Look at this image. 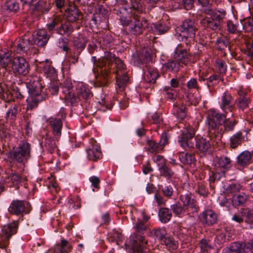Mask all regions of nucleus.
Returning <instances> with one entry per match:
<instances>
[{
  "mask_svg": "<svg viewBox=\"0 0 253 253\" xmlns=\"http://www.w3.org/2000/svg\"><path fill=\"white\" fill-rule=\"evenodd\" d=\"M5 7L7 10L11 12H17L19 9V3L15 0H9L6 1Z\"/></svg>",
  "mask_w": 253,
  "mask_h": 253,
  "instance_id": "nucleus-61",
  "label": "nucleus"
},
{
  "mask_svg": "<svg viewBox=\"0 0 253 253\" xmlns=\"http://www.w3.org/2000/svg\"><path fill=\"white\" fill-rule=\"evenodd\" d=\"M43 100L42 96H31L27 99V110H32L37 107L38 103Z\"/></svg>",
  "mask_w": 253,
  "mask_h": 253,
  "instance_id": "nucleus-48",
  "label": "nucleus"
},
{
  "mask_svg": "<svg viewBox=\"0 0 253 253\" xmlns=\"http://www.w3.org/2000/svg\"><path fill=\"white\" fill-rule=\"evenodd\" d=\"M59 139H55L54 136L47 135L45 138L44 145L50 153L51 154L57 150L56 142Z\"/></svg>",
  "mask_w": 253,
  "mask_h": 253,
  "instance_id": "nucleus-39",
  "label": "nucleus"
},
{
  "mask_svg": "<svg viewBox=\"0 0 253 253\" xmlns=\"http://www.w3.org/2000/svg\"><path fill=\"white\" fill-rule=\"evenodd\" d=\"M237 163L241 167H246L252 163V155L248 151H244L237 157Z\"/></svg>",
  "mask_w": 253,
  "mask_h": 253,
  "instance_id": "nucleus-33",
  "label": "nucleus"
},
{
  "mask_svg": "<svg viewBox=\"0 0 253 253\" xmlns=\"http://www.w3.org/2000/svg\"><path fill=\"white\" fill-rule=\"evenodd\" d=\"M220 81L223 82V78L221 75L212 74L208 77L206 84L209 89H211L218 84Z\"/></svg>",
  "mask_w": 253,
  "mask_h": 253,
  "instance_id": "nucleus-40",
  "label": "nucleus"
},
{
  "mask_svg": "<svg viewBox=\"0 0 253 253\" xmlns=\"http://www.w3.org/2000/svg\"><path fill=\"white\" fill-rule=\"evenodd\" d=\"M160 220L164 223L169 222L172 216L170 210L167 208H161L158 212Z\"/></svg>",
  "mask_w": 253,
  "mask_h": 253,
  "instance_id": "nucleus-41",
  "label": "nucleus"
},
{
  "mask_svg": "<svg viewBox=\"0 0 253 253\" xmlns=\"http://www.w3.org/2000/svg\"><path fill=\"white\" fill-rule=\"evenodd\" d=\"M11 68L15 75L25 76L29 74L30 67L24 57L17 56L12 61Z\"/></svg>",
  "mask_w": 253,
  "mask_h": 253,
  "instance_id": "nucleus-9",
  "label": "nucleus"
},
{
  "mask_svg": "<svg viewBox=\"0 0 253 253\" xmlns=\"http://www.w3.org/2000/svg\"><path fill=\"white\" fill-rule=\"evenodd\" d=\"M209 138L210 141L201 136H196V147L200 153L203 154L207 153L209 151L211 145H214L218 143L211 140L210 136Z\"/></svg>",
  "mask_w": 253,
  "mask_h": 253,
  "instance_id": "nucleus-19",
  "label": "nucleus"
},
{
  "mask_svg": "<svg viewBox=\"0 0 253 253\" xmlns=\"http://www.w3.org/2000/svg\"><path fill=\"white\" fill-rule=\"evenodd\" d=\"M241 188V185L239 183H234L228 184L226 187L225 188L224 191L227 194H235L239 192Z\"/></svg>",
  "mask_w": 253,
  "mask_h": 253,
  "instance_id": "nucleus-58",
  "label": "nucleus"
},
{
  "mask_svg": "<svg viewBox=\"0 0 253 253\" xmlns=\"http://www.w3.org/2000/svg\"><path fill=\"white\" fill-rule=\"evenodd\" d=\"M73 31V28L70 22L64 20L63 17L62 16V20L59 25L57 34L62 36L67 35L68 36L72 34Z\"/></svg>",
  "mask_w": 253,
  "mask_h": 253,
  "instance_id": "nucleus-30",
  "label": "nucleus"
},
{
  "mask_svg": "<svg viewBox=\"0 0 253 253\" xmlns=\"http://www.w3.org/2000/svg\"><path fill=\"white\" fill-rule=\"evenodd\" d=\"M202 11L205 14L211 16L212 18H213L214 20L218 21L220 23L221 21L225 18L226 14L225 10L223 9L217 10L212 8L211 6L204 8Z\"/></svg>",
  "mask_w": 253,
  "mask_h": 253,
  "instance_id": "nucleus-28",
  "label": "nucleus"
},
{
  "mask_svg": "<svg viewBox=\"0 0 253 253\" xmlns=\"http://www.w3.org/2000/svg\"><path fill=\"white\" fill-rule=\"evenodd\" d=\"M250 100L249 98H237L235 103L239 110L244 111L249 107Z\"/></svg>",
  "mask_w": 253,
  "mask_h": 253,
  "instance_id": "nucleus-56",
  "label": "nucleus"
},
{
  "mask_svg": "<svg viewBox=\"0 0 253 253\" xmlns=\"http://www.w3.org/2000/svg\"><path fill=\"white\" fill-rule=\"evenodd\" d=\"M197 28L194 22L190 19L185 20L179 27H178L177 32L179 36L184 37L185 35H196Z\"/></svg>",
  "mask_w": 253,
  "mask_h": 253,
  "instance_id": "nucleus-18",
  "label": "nucleus"
},
{
  "mask_svg": "<svg viewBox=\"0 0 253 253\" xmlns=\"http://www.w3.org/2000/svg\"><path fill=\"white\" fill-rule=\"evenodd\" d=\"M35 8L37 10L39 11L42 13L45 12H47L50 9L49 4L43 1H39L37 2Z\"/></svg>",
  "mask_w": 253,
  "mask_h": 253,
  "instance_id": "nucleus-64",
  "label": "nucleus"
},
{
  "mask_svg": "<svg viewBox=\"0 0 253 253\" xmlns=\"http://www.w3.org/2000/svg\"><path fill=\"white\" fill-rule=\"evenodd\" d=\"M50 81L48 89L52 95H56L58 92L59 86L61 83L59 81L56 80V79Z\"/></svg>",
  "mask_w": 253,
  "mask_h": 253,
  "instance_id": "nucleus-55",
  "label": "nucleus"
},
{
  "mask_svg": "<svg viewBox=\"0 0 253 253\" xmlns=\"http://www.w3.org/2000/svg\"><path fill=\"white\" fill-rule=\"evenodd\" d=\"M245 137L241 132H238L232 135L229 139V145L232 149H235L245 142Z\"/></svg>",
  "mask_w": 253,
  "mask_h": 253,
  "instance_id": "nucleus-35",
  "label": "nucleus"
},
{
  "mask_svg": "<svg viewBox=\"0 0 253 253\" xmlns=\"http://www.w3.org/2000/svg\"><path fill=\"white\" fill-rule=\"evenodd\" d=\"M248 200V196L244 192L239 194L233 198L235 204L239 206L244 205Z\"/></svg>",
  "mask_w": 253,
  "mask_h": 253,
  "instance_id": "nucleus-57",
  "label": "nucleus"
},
{
  "mask_svg": "<svg viewBox=\"0 0 253 253\" xmlns=\"http://www.w3.org/2000/svg\"><path fill=\"white\" fill-rule=\"evenodd\" d=\"M72 249V247L69 244L68 242L66 240L62 239L61 241V245H57L55 252L56 253H68Z\"/></svg>",
  "mask_w": 253,
  "mask_h": 253,
  "instance_id": "nucleus-49",
  "label": "nucleus"
},
{
  "mask_svg": "<svg viewBox=\"0 0 253 253\" xmlns=\"http://www.w3.org/2000/svg\"><path fill=\"white\" fill-rule=\"evenodd\" d=\"M144 80L148 83L154 84L159 77L156 68L150 65H146L144 69Z\"/></svg>",
  "mask_w": 253,
  "mask_h": 253,
  "instance_id": "nucleus-26",
  "label": "nucleus"
},
{
  "mask_svg": "<svg viewBox=\"0 0 253 253\" xmlns=\"http://www.w3.org/2000/svg\"><path fill=\"white\" fill-rule=\"evenodd\" d=\"M31 145L26 141H21L16 148L9 153L10 158L15 162L24 163L30 157Z\"/></svg>",
  "mask_w": 253,
  "mask_h": 253,
  "instance_id": "nucleus-6",
  "label": "nucleus"
},
{
  "mask_svg": "<svg viewBox=\"0 0 253 253\" xmlns=\"http://www.w3.org/2000/svg\"><path fill=\"white\" fill-rule=\"evenodd\" d=\"M8 179L12 183L13 186H18V185L27 180L26 177L14 172H12L8 176Z\"/></svg>",
  "mask_w": 253,
  "mask_h": 253,
  "instance_id": "nucleus-42",
  "label": "nucleus"
},
{
  "mask_svg": "<svg viewBox=\"0 0 253 253\" xmlns=\"http://www.w3.org/2000/svg\"><path fill=\"white\" fill-rule=\"evenodd\" d=\"M226 120V115L220 113L218 111L211 109L207 112L206 124L209 126V134L211 140L219 143L222 138L223 131L222 125Z\"/></svg>",
  "mask_w": 253,
  "mask_h": 253,
  "instance_id": "nucleus-2",
  "label": "nucleus"
},
{
  "mask_svg": "<svg viewBox=\"0 0 253 253\" xmlns=\"http://www.w3.org/2000/svg\"><path fill=\"white\" fill-rule=\"evenodd\" d=\"M161 176L165 177L167 179H171L174 174V172L167 165L159 168Z\"/></svg>",
  "mask_w": 253,
  "mask_h": 253,
  "instance_id": "nucleus-54",
  "label": "nucleus"
},
{
  "mask_svg": "<svg viewBox=\"0 0 253 253\" xmlns=\"http://www.w3.org/2000/svg\"><path fill=\"white\" fill-rule=\"evenodd\" d=\"M20 110V106L14 103L6 113V118L11 120H14L16 117L17 113Z\"/></svg>",
  "mask_w": 253,
  "mask_h": 253,
  "instance_id": "nucleus-53",
  "label": "nucleus"
},
{
  "mask_svg": "<svg viewBox=\"0 0 253 253\" xmlns=\"http://www.w3.org/2000/svg\"><path fill=\"white\" fill-rule=\"evenodd\" d=\"M200 222L204 226H211L217 222V216L216 213L211 210H207L198 216Z\"/></svg>",
  "mask_w": 253,
  "mask_h": 253,
  "instance_id": "nucleus-17",
  "label": "nucleus"
},
{
  "mask_svg": "<svg viewBox=\"0 0 253 253\" xmlns=\"http://www.w3.org/2000/svg\"><path fill=\"white\" fill-rule=\"evenodd\" d=\"M92 60L94 62L98 73V75L96 76L95 85L98 87L106 86L109 83L110 65L107 64L106 59L103 58L99 59L97 61L95 56L92 57Z\"/></svg>",
  "mask_w": 253,
  "mask_h": 253,
  "instance_id": "nucleus-4",
  "label": "nucleus"
},
{
  "mask_svg": "<svg viewBox=\"0 0 253 253\" xmlns=\"http://www.w3.org/2000/svg\"><path fill=\"white\" fill-rule=\"evenodd\" d=\"M143 9L142 5L135 1L128 8L122 6L116 10V14L120 15L122 25L124 26L128 25L130 33L138 36L142 34L147 27V21L139 15L143 12Z\"/></svg>",
  "mask_w": 253,
  "mask_h": 253,
  "instance_id": "nucleus-1",
  "label": "nucleus"
},
{
  "mask_svg": "<svg viewBox=\"0 0 253 253\" xmlns=\"http://www.w3.org/2000/svg\"><path fill=\"white\" fill-rule=\"evenodd\" d=\"M65 117V114L59 112L56 117H51L47 120L50 131L56 139H59L61 136L63 120Z\"/></svg>",
  "mask_w": 253,
  "mask_h": 253,
  "instance_id": "nucleus-7",
  "label": "nucleus"
},
{
  "mask_svg": "<svg viewBox=\"0 0 253 253\" xmlns=\"http://www.w3.org/2000/svg\"><path fill=\"white\" fill-rule=\"evenodd\" d=\"M32 45L31 43V39L28 35H24L22 38L16 40L13 45L11 46V51L15 53H26L28 50H30Z\"/></svg>",
  "mask_w": 253,
  "mask_h": 253,
  "instance_id": "nucleus-13",
  "label": "nucleus"
},
{
  "mask_svg": "<svg viewBox=\"0 0 253 253\" xmlns=\"http://www.w3.org/2000/svg\"><path fill=\"white\" fill-rule=\"evenodd\" d=\"M18 227V223L17 221L5 225L1 229V235L10 238L13 235L17 232Z\"/></svg>",
  "mask_w": 253,
  "mask_h": 253,
  "instance_id": "nucleus-32",
  "label": "nucleus"
},
{
  "mask_svg": "<svg viewBox=\"0 0 253 253\" xmlns=\"http://www.w3.org/2000/svg\"><path fill=\"white\" fill-rule=\"evenodd\" d=\"M183 66L181 65L178 62L173 60H169L167 62L165 63L163 67L168 71L177 73Z\"/></svg>",
  "mask_w": 253,
  "mask_h": 253,
  "instance_id": "nucleus-43",
  "label": "nucleus"
},
{
  "mask_svg": "<svg viewBox=\"0 0 253 253\" xmlns=\"http://www.w3.org/2000/svg\"><path fill=\"white\" fill-rule=\"evenodd\" d=\"M186 107L183 105L181 100H177L173 104L172 114L179 120H183L186 116Z\"/></svg>",
  "mask_w": 253,
  "mask_h": 253,
  "instance_id": "nucleus-31",
  "label": "nucleus"
},
{
  "mask_svg": "<svg viewBox=\"0 0 253 253\" xmlns=\"http://www.w3.org/2000/svg\"><path fill=\"white\" fill-rule=\"evenodd\" d=\"M86 42V37L83 35H79L78 37H75L73 40L74 45L78 49L81 50L84 48Z\"/></svg>",
  "mask_w": 253,
  "mask_h": 253,
  "instance_id": "nucleus-47",
  "label": "nucleus"
},
{
  "mask_svg": "<svg viewBox=\"0 0 253 253\" xmlns=\"http://www.w3.org/2000/svg\"><path fill=\"white\" fill-rule=\"evenodd\" d=\"M191 56L189 48H184L182 43L178 44L174 50L173 58L182 66L190 62Z\"/></svg>",
  "mask_w": 253,
  "mask_h": 253,
  "instance_id": "nucleus-12",
  "label": "nucleus"
},
{
  "mask_svg": "<svg viewBox=\"0 0 253 253\" xmlns=\"http://www.w3.org/2000/svg\"><path fill=\"white\" fill-rule=\"evenodd\" d=\"M150 234L162 242L167 236V231L165 228H153Z\"/></svg>",
  "mask_w": 253,
  "mask_h": 253,
  "instance_id": "nucleus-45",
  "label": "nucleus"
},
{
  "mask_svg": "<svg viewBox=\"0 0 253 253\" xmlns=\"http://www.w3.org/2000/svg\"><path fill=\"white\" fill-rule=\"evenodd\" d=\"M145 150L151 153H159L162 152V147L158 142L152 139H148L146 141Z\"/></svg>",
  "mask_w": 253,
  "mask_h": 253,
  "instance_id": "nucleus-38",
  "label": "nucleus"
},
{
  "mask_svg": "<svg viewBox=\"0 0 253 253\" xmlns=\"http://www.w3.org/2000/svg\"><path fill=\"white\" fill-rule=\"evenodd\" d=\"M154 29L155 33L161 35L167 32L169 28L165 23H157L154 25Z\"/></svg>",
  "mask_w": 253,
  "mask_h": 253,
  "instance_id": "nucleus-63",
  "label": "nucleus"
},
{
  "mask_svg": "<svg viewBox=\"0 0 253 253\" xmlns=\"http://www.w3.org/2000/svg\"><path fill=\"white\" fill-rule=\"evenodd\" d=\"M67 18L70 22H74L81 20L83 18V14L78 7L74 4H70L66 9Z\"/></svg>",
  "mask_w": 253,
  "mask_h": 253,
  "instance_id": "nucleus-24",
  "label": "nucleus"
},
{
  "mask_svg": "<svg viewBox=\"0 0 253 253\" xmlns=\"http://www.w3.org/2000/svg\"><path fill=\"white\" fill-rule=\"evenodd\" d=\"M135 232L131 236L128 244L130 245V250L133 253H143V244L146 243L143 236V231L146 229L144 223L139 221L136 223Z\"/></svg>",
  "mask_w": 253,
  "mask_h": 253,
  "instance_id": "nucleus-3",
  "label": "nucleus"
},
{
  "mask_svg": "<svg viewBox=\"0 0 253 253\" xmlns=\"http://www.w3.org/2000/svg\"><path fill=\"white\" fill-rule=\"evenodd\" d=\"M113 73L116 74V84L120 88L124 89L129 83V77L127 75V71L126 65L119 58H115Z\"/></svg>",
  "mask_w": 253,
  "mask_h": 253,
  "instance_id": "nucleus-5",
  "label": "nucleus"
},
{
  "mask_svg": "<svg viewBox=\"0 0 253 253\" xmlns=\"http://www.w3.org/2000/svg\"><path fill=\"white\" fill-rule=\"evenodd\" d=\"M46 185L52 194L58 192L59 188L54 177L52 175L48 178L47 180L46 181Z\"/></svg>",
  "mask_w": 253,
  "mask_h": 253,
  "instance_id": "nucleus-52",
  "label": "nucleus"
},
{
  "mask_svg": "<svg viewBox=\"0 0 253 253\" xmlns=\"http://www.w3.org/2000/svg\"><path fill=\"white\" fill-rule=\"evenodd\" d=\"M37 66L41 71H42L46 77L49 78L50 80L56 79L57 76V72L51 66V63L47 60H46L44 62H40Z\"/></svg>",
  "mask_w": 253,
  "mask_h": 253,
  "instance_id": "nucleus-23",
  "label": "nucleus"
},
{
  "mask_svg": "<svg viewBox=\"0 0 253 253\" xmlns=\"http://www.w3.org/2000/svg\"><path fill=\"white\" fill-rule=\"evenodd\" d=\"M171 210L173 213L178 216H182L185 213L187 214V209L183 205H181L180 203H176L170 206Z\"/></svg>",
  "mask_w": 253,
  "mask_h": 253,
  "instance_id": "nucleus-46",
  "label": "nucleus"
},
{
  "mask_svg": "<svg viewBox=\"0 0 253 253\" xmlns=\"http://www.w3.org/2000/svg\"><path fill=\"white\" fill-rule=\"evenodd\" d=\"M224 175V173L217 169H215V171L211 172V174L210 175L209 177L210 186L211 188L214 189V185L212 183H214L215 181L219 180Z\"/></svg>",
  "mask_w": 253,
  "mask_h": 253,
  "instance_id": "nucleus-50",
  "label": "nucleus"
},
{
  "mask_svg": "<svg viewBox=\"0 0 253 253\" xmlns=\"http://www.w3.org/2000/svg\"><path fill=\"white\" fill-rule=\"evenodd\" d=\"M11 61V54L9 52L0 53V68H6Z\"/></svg>",
  "mask_w": 253,
  "mask_h": 253,
  "instance_id": "nucleus-51",
  "label": "nucleus"
},
{
  "mask_svg": "<svg viewBox=\"0 0 253 253\" xmlns=\"http://www.w3.org/2000/svg\"><path fill=\"white\" fill-rule=\"evenodd\" d=\"M61 90L64 94V99L66 103H70L72 106L76 105L77 100L76 95L73 92V84L70 79H66L60 84Z\"/></svg>",
  "mask_w": 253,
  "mask_h": 253,
  "instance_id": "nucleus-11",
  "label": "nucleus"
},
{
  "mask_svg": "<svg viewBox=\"0 0 253 253\" xmlns=\"http://www.w3.org/2000/svg\"><path fill=\"white\" fill-rule=\"evenodd\" d=\"M200 23L205 28H210L213 30L219 29L221 25L220 22L214 20L211 16H206L203 18L200 21Z\"/></svg>",
  "mask_w": 253,
  "mask_h": 253,
  "instance_id": "nucleus-29",
  "label": "nucleus"
},
{
  "mask_svg": "<svg viewBox=\"0 0 253 253\" xmlns=\"http://www.w3.org/2000/svg\"><path fill=\"white\" fill-rule=\"evenodd\" d=\"M195 133V130L193 127L188 125L184 127L178 137V142L180 146L185 149L192 148L194 144L191 140Z\"/></svg>",
  "mask_w": 253,
  "mask_h": 253,
  "instance_id": "nucleus-8",
  "label": "nucleus"
},
{
  "mask_svg": "<svg viewBox=\"0 0 253 253\" xmlns=\"http://www.w3.org/2000/svg\"><path fill=\"white\" fill-rule=\"evenodd\" d=\"M178 39L185 43L187 47L190 46L191 42L194 41V38L195 37V35H185L184 37L179 36L178 32H177L175 35Z\"/></svg>",
  "mask_w": 253,
  "mask_h": 253,
  "instance_id": "nucleus-60",
  "label": "nucleus"
},
{
  "mask_svg": "<svg viewBox=\"0 0 253 253\" xmlns=\"http://www.w3.org/2000/svg\"><path fill=\"white\" fill-rule=\"evenodd\" d=\"M227 30L231 34H236L239 32L238 29V22L235 20L234 21L228 20L227 21Z\"/></svg>",
  "mask_w": 253,
  "mask_h": 253,
  "instance_id": "nucleus-59",
  "label": "nucleus"
},
{
  "mask_svg": "<svg viewBox=\"0 0 253 253\" xmlns=\"http://www.w3.org/2000/svg\"><path fill=\"white\" fill-rule=\"evenodd\" d=\"M231 166L230 159L226 156L216 158L214 162V169H217L223 173L229 169Z\"/></svg>",
  "mask_w": 253,
  "mask_h": 253,
  "instance_id": "nucleus-27",
  "label": "nucleus"
},
{
  "mask_svg": "<svg viewBox=\"0 0 253 253\" xmlns=\"http://www.w3.org/2000/svg\"><path fill=\"white\" fill-rule=\"evenodd\" d=\"M132 58L134 63L138 65H150L152 63L151 55L146 48L141 49L138 53L133 55Z\"/></svg>",
  "mask_w": 253,
  "mask_h": 253,
  "instance_id": "nucleus-22",
  "label": "nucleus"
},
{
  "mask_svg": "<svg viewBox=\"0 0 253 253\" xmlns=\"http://www.w3.org/2000/svg\"><path fill=\"white\" fill-rule=\"evenodd\" d=\"M196 191L200 196L204 197H207L208 194V190L206 183L202 181L199 182Z\"/></svg>",
  "mask_w": 253,
  "mask_h": 253,
  "instance_id": "nucleus-62",
  "label": "nucleus"
},
{
  "mask_svg": "<svg viewBox=\"0 0 253 253\" xmlns=\"http://www.w3.org/2000/svg\"><path fill=\"white\" fill-rule=\"evenodd\" d=\"M220 106L224 112V114L225 115L228 112H232L235 110L233 98L230 93L224 92L221 98Z\"/></svg>",
  "mask_w": 253,
  "mask_h": 253,
  "instance_id": "nucleus-20",
  "label": "nucleus"
},
{
  "mask_svg": "<svg viewBox=\"0 0 253 253\" xmlns=\"http://www.w3.org/2000/svg\"><path fill=\"white\" fill-rule=\"evenodd\" d=\"M76 90L77 95L76 97L78 99L77 100V103L81 99L88 100L93 95L89 86L83 83L78 84Z\"/></svg>",
  "mask_w": 253,
  "mask_h": 253,
  "instance_id": "nucleus-25",
  "label": "nucleus"
},
{
  "mask_svg": "<svg viewBox=\"0 0 253 253\" xmlns=\"http://www.w3.org/2000/svg\"><path fill=\"white\" fill-rule=\"evenodd\" d=\"M179 199L187 210V214L197 213L199 210L197 201L191 193H186L180 196Z\"/></svg>",
  "mask_w": 253,
  "mask_h": 253,
  "instance_id": "nucleus-14",
  "label": "nucleus"
},
{
  "mask_svg": "<svg viewBox=\"0 0 253 253\" xmlns=\"http://www.w3.org/2000/svg\"><path fill=\"white\" fill-rule=\"evenodd\" d=\"M240 213L244 218V221L250 225V228H253V211L249 208H242Z\"/></svg>",
  "mask_w": 253,
  "mask_h": 253,
  "instance_id": "nucleus-37",
  "label": "nucleus"
},
{
  "mask_svg": "<svg viewBox=\"0 0 253 253\" xmlns=\"http://www.w3.org/2000/svg\"><path fill=\"white\" fill-rule=\"evenodd\" d=\"M179 160L182 164L185 165L194 164L196 162V159L193 154L184 152L179 153Z\"/></svg>",
  "mask_w": 253,
  "mask_h": 253,
  "instance_id": "nucleus-36",
  "label": "nucleus"
},
{
  "mask_svg": "<svg viewBox=\"0 0 253 253\" xmlns=\"http://www.w3.org/2000/svg\"><path fill=\"white\" fill-rule=\"evenodd\" d=\"M62 16L60 15L55 16L46 24V29L50 33H57L59 25L62 20Z\"/></svg>",
  "mask_w": 253,
  "mask_h": 253,
  "instance_id": "nucleus-34",
  "label": "nucleus"
},
{
  "mask_svg": "<svg viewBox=\"0 0 253 253\" xmlns=\"http://www.w3.org/2000/svg\"><path fill=\"white\" fill-rule=\"evenodd\" d=\"M28 36L31 39L32 45L36 44L39 46H43L46 44L49 37L44 30H39L35 36H32L29 33Z\"/></svg>",
  "mask_w": 253,
  "mask_h": 253,
  "instance_id": "nucleus-21",
  "label": "nucleus"
},
{
  "mask_svg": "<svg viewBox=\"0 0 253 253\" xmlns=\"http://www.w3.org/2000/svg\"><path fill=\"white\" fill-rule=\"evenodd\" d=\"M28 93L30 96H41L42 88V81L37 77H31L26 84Z\"/></svg>",
  "mask_w": 253,
  "mask_h": 253,
  "instance_id": "nucleus-15",
  "label": "nucleus"
},
{
  "mask_svg": "<svg viewBox=\"0 0 253 253\" xmlns=\"http://www.w3.org/2000/svg\"><path fill=\"white\" fill-rule=\"evenodd\" d=\"M90 143L91 146L86 149L87 158L90 161H97L102 156L100 147L93 138L90 139Z\"/></svg>",
  "mask_w": 253,
  "mask_h": 253,
  "instance_id": "nucleus-16",
  "label": "nucleus"
},
{
  "mask_svg": "<svg viewBox=\"0 0 253 253\" xmlns=\"http://www.w3.org/2000/svg\"><path fill=\"white\" fill-rule=\"evenodd\" d=\"M161 244L165 245L169 251L175 250L178 247V242L171 236H167Z\"/></svg>",
  "mask_w": 253,
  "mask_h": 253,
  "instance_id": "nucleus-44",
  "label": "nucleus"
},
{
  "mask_svg": "<svg viewBox=\"0 0 253 253\" xmlns=\"http://www.w3.org/2000/svg\"><path fill=\"white\" fill-rule=\"evenodd\" d=\"M31 209V205L28 201L16 199L11 202L8 210L10 213L19 215L23 212L28 213Z\"/></svg>",
  "mask_w": 253,
  "mask_h": 253,
  "instance_id": "nucleus-10",
  "label": "nucleus"
}]
</instances>
